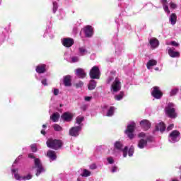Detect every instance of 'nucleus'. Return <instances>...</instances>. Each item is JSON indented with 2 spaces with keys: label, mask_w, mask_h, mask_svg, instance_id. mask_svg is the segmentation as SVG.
<instances>
[{
  "label": "nucleus",
  "mask_w": 181,
  "mask_h": 181,
  "mask_svg": "<svg viewBox=\"0 0 181 181\" xmlns=\"http://www.w3.org/2000/svg\"><path fill=\"white\" fill-rule=\"evenodd\" d=\"M46 144L48 148L54 149V151H57V149H60L63 146V142L58 139H49Z\"/></svg>",
  "instance_id": "f257e3e1"
},
{
  "label": "nucleus",
  "mask_w": 181,
  "mask_h": 181,
  "mask_svg": "<svg viewBox=\"0 0 181 181\" xmlns=\"http://www.w3.org/2000/svg\"><path fill=\"white\" fill-rule=\"evenodd\" d=\"M165 114L169 118H177V113H176V109H175V105L173 103H168L165 108Z\"/></svg>",
  "instance_id": "f03ea898"
},
{
  "label": "nucleus",
  "mask_w": 181,
  "mask_h": 181,
  "mask_svg": "<svg viewBox=\"0 0 181 181\" xmlns=\"http://www.w3.org/2000/svg\"><path fill=\"white\" fill-rule=\"evenodd\" d=\"M89 76L92 80H100V68L97 66L92 67L89 72Z\"/></svg>",
  "instance_id": "7ed1b4c3"
},
{
  "label": "nucleus",
  "mask_w": 181,
  "mask_h": 181,
  "mask_svg": "<svg viewBox=\"0 0 181 181\" xmlns=\"http://www.w3.org/2000/svg\"><path fill=\"white\" fill-rule=\"evenodd\" d=\"M136 127V124L135 123L127 125V129L125 130L124 133L126 134V135H127L129 139H134V132L135 131Z\"/></svg>",
  "instance_id": "20e7f679"
},
{
  "label": "nucleus",
  "mask_w": 181,
  "mask_h": 181,
  "mask_svg": "<svg viewBox=\"0 0 181 181\" xmlns=\"http://www.w3.org/2000/svg\"><path fill=\"white\" fill-rule=\"evenodd\" d=\"M151 95L156 100H160L163 97V93L160 91L159 86H154L151 91Z\"/></svg>",
  "instance_id": "39448f33"
},
{
  "label": "nucleus",
  "mask_w": 181,
  "mask_h": 181,
  "mask_svg": "<svg viewBox=\"0 0 181 181\" xmlns=\"http://www.w3.org/2000/svg\"><path fill=\"white\" fill-rule=\"evenodd\" d=\"M83 127L81 126L73 127L69 129L70 136H74L75 138L80 135V132H81Z\"/></svg>",
  "instance_id": "423d86ee"
},
{
  "label": "nucleus",
  "mask_w": 181,
  "mask_h": 181,
  "mask_svg": "<svg viewBox=\"0 0 181 181\" xmlns=\"http://www.w3.org/2000/svg\"><path fill=\"white\" fill-rule=\"evenodd\" d=\"M111 89L113 93H118V91L121 90V81L118 78H115L114 82L111 86Z\"/></svg>",
  "instance_id": "0eeeda50"
},
{
  "label": "nucleus",
  "mask_w": 181,
  "mask_h": 181,
  "mask_svg": "<svg viewBox=\"0 0 181 181\" xmlns=\"http://www.w3.org/2000/svg\"><path fill=\"white\" fill-rule=\"evenodd\" d=\"M83 33L86 37H93L94 35V28L91 25H86L83 28Z\"/></svg>",
  "instance_id": "6e6552de"
},
{
  "label": "nucleus",
  "mask_w": 181,
  "mask_h": 181,
  "mask_svg": "<svg viewBox=\"0 0 181 181\" xmlns=\"http://www.w3.org/2000/svg\"><path fill=\"white\" fill-rule=\"evenodd\" d=\"M35 168H37L36 176H39L42 172H45V168L42 165V162H40V159L35 158L34 160Z\"/></svg>",
  "instance_id": "1a4fd4ad"
},
{
  "label": "nucleus",
  "mask_w": 181,
  "mask_h": 181,
  "mask_svg": "<svg viewBox=\"0 0 181 181\" xmlns=\"http://www.w3.org/2000/svg\"><path fill=\"white\" fill-rule=\"evenodd\" d=\"M179 136H180V132L177 130H173L169 135V138L172 142L179 141Z\"/></svg>",
  "instance_id": "9d476101"
},
{
  "label": "nucleus",
  "mask_w": 181,
  "mask_h": 181,
  "mask_svg": "<svg viewBox=\"0 0 181 181\" xmlns=\"http://www.w3.org/2000/svg\"><path fill=\"white\" fill-rule=\"evenodd\" d=\"M151 141H152L151 137H147L146 139H141L139 141L138 147L140 149H144L148 145V141L151 142Z\"/></svg>",
  "instance_id": "9b49d317"
},
{
  "label": "nucleus",
  "mask_w": 181,
  "mask_h": 181,
  "mask_svg": "<svg viewBox=\"0 0 181 181\" xmlns=\"http://www.w3.org/2000/svg\"><path fill=\"white\" fill-rule=\"evenodd\" d=\"M62 45L65 47H71L74 45V40L73 38H64L62 40Z\"/></svg>",
  "instance_id": "f8f14e48"
},
{
  "label": "nucleus",
  "mask_w": 181,
  "mask_h": 181,
  "mask_svg": "<svg viewBox=\"0 0 181 181\" xmlns=\"http://www.w3.org/2000/svg\"><path fill=\"white\" fill-rule=\"evenodd\" d=\"M61 118L66 122H70L73 119V114L65 112L62 115Z\"/></svg>",
  "instance_id": "ddd939ff"
},
{
  "label": "nucleus",
  "mask_w": 181,
  "mask_h": 181,
  "mask_svg": "<svg viewBox=\"0 0 181 181\" xmlns=\"http://www.w3.org/2000/svg\"><path fill=\"white\" fill-rule=\"evenodd\" d=\"M140 125L144 131H148L151 128V122L149 120L144 119L140 122Z\"/></svg>",
  "instance_id": "4468645a"
},
{
  "label": "nucleus",
  "mask_w": 181,
  "mask_h": 181,
  "mask_svg": "<svg viewBox=\"0 0 181 181\" xmlns=\"http://www.w3.org/2000/svg\"><path fill=\"white\" fill-rule=\"evenodd\" d=\"M76 75L77 77H79V78H86V76H87L84 69L81 68L76 69Z\"/></svg>",
  "instance_id": "2eb2a0df"
},
{
  "label": "nucleus",
  "mask_w": 181,
  "mask_h": 181,
  "mask_svg": "<svg viewBox=\"0 0 181 181\" xmlns=\"http://www.w3.org/2000/svg\"><path fill=\"white\" fill-rule=\"evenodd\" d=\"M35 71L38 73V74H43V73H46V64H42L37 66Z\"/></svg>",
  "instance_id": "dca6fc26"
},
{
  "label": "nucleus",
  "mask_w": 181,
  "mask_h": 181,
  "mask_svg": "<svg viewBox=\"0 0 181 181\" xmlns=\"http://www.w3.org/2000/svg\"><path fill=\"white\" fill-rule=\"evenodd\" d=\"M168 54L170 57H180V52L175 51V48L168 49Z\"/></svg>",
  "instance_id": "f3484780"
},
{
  "label": "nucleus",
  "mask_w": 181,
  "mask_h": 181,
  "mask_svg": "<svg viewBox=\"0 0 181 181\" xmlns=\"http://www.w3.org/2000/svg\"><path fill=\"white\" fill-rule=\"evenodd\" d=\"M47 156L51 160H56L57 159V156L56 155V151L53 150H49L47 153Z\"/></svg>",
  "instance_id": "a211bd4d"
},
{
  "label": "nucleus",
  "mask_w": 181,
  "mask_h": 181,
  "mask_svg": "<svg viewBox=\"0 0 181 181\" xmlns=\"http://www.w3.org/2000/svg\"><path fill=\"white\" fill-rule=\"evenodd\" d=\"M64 84L65 87H70L71 86V76L69 75L64 77Z\"/></svg>",
  "instance_id": "6ab92c4d"
},
{
  "label": "nucleus",
  "mask_w": 181,
  "mask_h": 181,
  "mask_svg": "<svg viewBox=\"0 0 181 181\" xmlns=\"http://www.w3.org/2000/svg\"><path fill=\"white\" fill-rule=\"evenodd\" d=\"M149 43L151 46V47H153V49H156V47H158V46H159V40H158V39L153 37L151 38L149 40Z\"/></svg>",
  "instance_id": "aec40b11"
},
{
  "label": "nucleus",
  "mask_w": 181,
  "mask_h": 181,
  "mask_svg": "<svg viewBox=\"0 0 181 181\" xmlns=\"http://www.w3.org/2000/svg\"><path fill=\"white\" fill-rule=\"evenodd\" d=\"M156 131H160V132H163L165 129H166V126L165 125V123L160 122L156 126Z\"/></svg>",
  "instance_id": "412c9836"
},
{
  "label": "nucleus",
  "mask_w": 181,
  "mask_h": 181,
  "mask_svg": "<svg viewBox=\"0 0 181 181\" xmlns=\"http://www.w3.org/2000/svg\"><path fill=\"white\" fill-rule=\"evenodd\" d=\"M114 148L117 151H122V148H124V144L119 141H115L114 144Z\"/></svg>",
  "instance_id": "4be33fe9"
},
{
  "label": "nucleus",
  "mask_w": 181,
  "mask_h": 181,
  "mask_svg": "<svg viewBox=\"0 0 181 181\" xmlns=\"http://www.w3.org/2000/svg\"><path fill=\"white\" fill-rule=\"evenodd\" d=\"M95 87H97V81L94 80H90L88 85V90H94Z\"/></svg>",
  "instance_id": "5701e85b"
},
{
  "label": "nucleus",
  "mask_w": 181,
  "mask_h": 181,
  "mask_svg": "<svg viewBox=\"0 0 181 181\" xmlns=\"http://www.w3.org/2000/svg\"><path fill=\"white\" fill-rule=\"evenodd\" d=\"M59 118H60V114H59V112L53 113L52 115L50 117V119H52L53 122H57Z\"/></svg>",
  "instance_id": "b1692460"
},
{
  "label": "nucleus",
  "mask_w": 181,
  "mask_h": 181,
  "mask_svg": "<svg viewBox=\"0 0 181 181\" xmlns=\"http://www.w3.org/2000/svg\"><path fill=\"white\" fill-rule=\"evenodd\" d=\"M176 21H177V16H176V13H171L170 16V21L171 22V24L176 25Z\"/></svg>",
  "instance_id": "393cba45"
},
{
  "label": "nucleus",
  "mask_w": 181,
  "mask_h": 181,
  "mask_svg": "<svg viewBox=\"0 0 181 181\" xmlns=\"http://www.w3.org/2000/svg\"><path fill=\"white\" fill-rule=\"evenodd\" d=\"M156 64H158V62H156V60L154 59H151L148 62L146 66H147V69H151V67H152V66H156Z\"/></svg>",
  "instance_id": "a878e982"
},
{
  "label": "nucleus",
  "mask_w": 181,
  "mask_h": 181,
  "mask_svg": "<svg viewBox=\"0 0 181 181\" xmlns=\"http://www.w3.org/2000/svg\"><path fill=\"white\" fill-rule=\"evenodd\" d=\"M114 111H115V107L114 106H111L109 108V110H107L106 116L107 117H112V115H114Z\"/></svg>",
  "instance_id": "bb28decb"
},
{
  "label": "nucleus",
  "mask_w": 181,
  "mask_h": 181,
  "mask_svg": "<svg viewBox=\"0 0 181 181\" xmlns=\"http://www.w3.org/2000/svg\"><path fill=\"white\" fill-rule=\"evenodd\" d=\"M124 98V92L121 91L118 95H115V100L121 101Z\"/></svg>",
  "instance_id": "cd10ccee"
},
{
  "label": "nucleus",
  "mask_w": 181,
  "mask_h": 181,
  "mask_svg": "<svg viewBox=\"0 0 181 181\" xmlns=\"http://www.w3.org/2000/svg\"><path fill=\"white\" fill-rule=\"evenodd\" d=\"M90 175H91V172H90L87 169H84L83 173L81 174V176H82V177H88V176H90Z\"/></svg>",
  "instance_id": "c85d7f7f"
},
{
  "label": "nucleus",
  "mask_w": 181,
  "mask_h": 181,
  "mask_svg": "<svg viewBox=\"0 0 181 181\" xmlns=\"http://www.w3.org/2000/svg\"><path fill=\"white\" fill-rule=\"evenodd\" d=\"M52 127H53V128L55 131H57V132L63 131V129L62 128V126H60L57 124H53Z\"/></svg>",
  "instance_id": "c756f323"
},
{
  "label": "nucleus",
  "mask_w": 181,
  "mask_h": 181,
  "mask_svg": "<svg viewBox=\"0 0 181 181\" xmlns=\"http://www.w3.org/2000/svg\"><path fill=\"white\" fill-rule=\"evenodd\" d=\"M76 124L80 125L81 124V122H83V121H84V117L78 116L76 117Z\"/></svg>",
  "instance_id": "7c9ffc66"
},
{
  "label": "nucleus",
  "mask_w": 181,
  "mask_h": 181,
  "mask_svg": "<svg viewBox=\"0 0 181 181\" xmlns=\"http://www.w3.org/2000/svg\"><path fill=\"white\" fill-rule=\"evenodd\" d=\"M122 152H123V157L127 158L128 155V146H125L124 149L122 148Z\"/></svg>",
  "instance_id": "2f4dec72"
},
{
  "label": "nucleus",
  "mask_w": 181,
  "mask_h": 181,
  "mask_svg": "<svg viewBox=\"0 0 181 181\" xmlns=\"http://www.w3.org/2000/svg\"><path fill=\"white\" fill-rule=\"evenodd\" d=\"M178 92H179V89L177 88L172 90L170 93V97H173V95H176V94H177Z\"/></svg>",
  "instance_id": "473e14b6"
},
{
  "label": "nucleus",
  "mask_w": 181,
  "mask_h": 181,
  "mask_svg": "<svg viewBox=\"0 0 181 181\" xmlns=\"http://www.w3.org/2000/svg\"><path fill=\"white\" fill-rule=\"evenodd\" d=\"M170 45H171V46H174L175 47H179V46H180V44H179L176 41H171L170 42Z\"/></svg>",
  "instance_id": "72a5a7b5"
},
{
  "label": "nucleus",
  "mask_w": 181,
  "mask_h": 181,
  "mask_svg": "<svg viewBox=\"0 0 181 181\" xmlns=\"http://www.w3.org/2000/svg\"><path fill=\"white\" fill-rule=\"evenodd\" d=\"M57 4L56 2H53V8H52V11H53V13H56L57 11Z\"/></svg>",
  "instance_id": "f704fd0d"
},
{
  "label": "nucleus",
  "mask_w": 181,
  "mask_h": 181,
  "mask_svg": "<svg viewBox=\"0 0 181 181\" xmlns=\"http://www.w3.org/2000/svg\"><path fill=\"white\" fill-rule=\"evenodd\" d=\"M163 8L165 12H167V13H170V11H169V6H168L166 5V4H163Z\"/></svg>",
  "instance_id": "c9c22d12"
},
{
  "label": "nucleus",
  "mask_w": 181,
  "mask_h": 181,
  "mask_svg": "<svg viewBox=\"0 0 181 181\" xmlns=\"http://www.w3.org/2000/svg\"><path fill=\"white\" fill-rule=\"evenodd\" d=\"M83 86H84V83H83V81H80L79 82H78L77 83H76V88H81Z\"/></svg>",
  "instance_id": "e433bc0d"
},
{
  "label": "nucleus",
  "mask_w": 181,
  "mask_h": 181,
  "mask_svg": "<svg viewBox=\"0 0 181 181\" xmlns=\"http://www.w3.org/2000/svg\"><path fill=\"white\" fill-rule=\"evenodd\" d=\"M14 177H15V179H16V180H22V177H21V175H19V174L18 173H16L14 174Z\"/></svg>",
  "instance_id": "4c0bfd02"
},
{
  "label": "nucleus",
  "mask_w": 181,
  "mask_h": 181,
  "mask_svg": "<svg viewBox=\"0 0 181 181\" xmlns=\"http://www.w3.org/2000/svg\"><path fill=\"white\" fill-rule=\"evenodd\" d=\"M170 7L171 8V9H176L177 8V5H176V4L173 2H170Z\"/></svg>",
  "instance_id": "58836bf2"
},
{
  "label": "nucleus",
  "mask_w": 181,
  "mask_h": 181,
  "mask_svg": "<svg viewBox=\"0 0 181 181\" xmlns=\"http://www.w3.org/2000/svg\"><path fill=\"white\" fill-rule=\"evenodd\" d=\"M79 52H80L81 56H84V53H86V52H87V50H86L84 47H80Z\"/></svg>",
  "instance_id": "ea45409f"
},
{
  "label": "nucleus",
  "mask_w": 181,
  "mask_h": 181,
  "mask_svg": "<svg viewBox=\"0 0 181 181\" xmlns=\"http://www.w3.org/2000/svg\"><path fill=\"white\" fill-rule=\"evenodd\" d=\"M30 179H32V176L30 174L22 177L23 180H30Z\"/></svg>",
  "instance_id": "a19ab883"
},
{
  "label": "nucleus",
  "mask_w": 181,
  "mask_h": 181,
  "mask_svg": "<svg viewBox=\"0 0 181 181\" xmlns=\"http://www.w3.org/2000/svg\"><path fill=\"white\" fill-rule=\"evenodd\" d=\"M32 152H37V147L35 146V144H33L30 146Z\"/></svg>",
  "instance_id": "79ce46f5"
},
{
  "label": "nucleus",
  "mask_w": 181,
  "mask_h": 181,
  "mask_svg": "<svg viewBox=\"0 0 181 181\" xmlns=\"http://www.w3.org/2000/svg\"><path fill=\"white\" fill-rule=\"evenodd\" d=\"M128 155L129 156H132L134 155V148L131 147L128 151Z\"/></svg>",
  "instance_id": "37998d69"
},
{
  "label": "nucleus",
  "mask_w": 181,
  "mask_h": 181,
  "mask_svg": "<svg viewBox=\"0 0 181 181\" xmlns=\"http://www.w3.org/2000/svg\"><path fill=\"white\" fill-rule=\"evenodd\" d=\"M107 160L110 165H112V163H114V158H112V157L107 158Z\"/></svg>",
  "instance_id": "c03bdc74"
},
{
  "label": "nucleus",
  "mask_w": 181,
  "mask_h": 181,
  "mask_svg": "<svg viewBox=\"0 0 181 181\" xmlns=\"http://www.w3.org/2000/svg\"><path fill=\"white\" fill-rule=\"evenodd\" d=\"M175 127V125L173 124H170L168 127H167V131H172V129H173V127Z\"/></svg>",
  "instance_id": "a18cd8bd"
},
{
  "label": "nucleus",
  "mask_w": 181,
  "mask_h": 181,
  "mask_svg": "<svg viewBox=\"0 0 181 181\" xmlns=\"http://www.w3.org/2000/svg\"><path fill=\"white\" fill-rule=\"evenodd\" d=\"M117 170H118V167H117L116 165H114L112 168V173H115V172H117Z\"/></svg>",
  "instance_id": "49530a36"
},
{
  "label": "nucleus",
  "mask_w": 181,
  "mask_h": 181,
  "mask_svg": "<svg viewBox=\"0 0 181 181\" xmlns=\"http://www.w3.org/2000/svg\"><path fill=\"white\" fill-rule=\"evenodd\" d=\"M54 95H59V89L57 88L54 89Z\"/></svg>",
  "instance_id": "de8ad7c7"
},
{
  "label": "nucleus",
  "mask_w": 181,
  "mask_h": 181,
  "mask_svg": "<svg viewBox=\"0 0 181 181\" xmlns=\"http://www.w3.org/2000/svg\"><path fill=\"white\" fill-rule=\"evenodd\" d=\"M90 169H92V170L97 169V165L93 163L90 165Z\"/></svg>",
  "instance_id": "09e8293b"
},
{
  "label": "nucleus",
  "mask_w": 181,
  "mask_h": 181,
  "mask_svg": "<svg viewBox=\"0 0 181 181\" xmlns=\"http://www.w3.org/2000/svg\"><path fill=\"white\" fill-rule=\"evenodd\" d=\"M81 109L82 110V111H86V110H87V105H83L81 107Z\"/></svg>",
  "instance_id": "8fccbe9b"
},
{
  "label": "nucleus",
  "mask_w": 181,
  "mask_h": 181,
  "mask_svg": "<svg viewBox=\"0 0 181 181\" xmlns=\"http://www.w3.org/2000/svg\"><path fill=\"white\" fill-rule=\"evenodd\" d=\"M139 138H145V133L141 132L139 134Z\"/></svg>",
  "instance_id": "3c124183"
},
{
  "label": "nucleus",
  "mask_w": 181,
  "mask_h": 181,
  "mask_svg": "<svg viewBox=\"0 0 181 181\" xmlns=\"http://www.w3.org/2000/svg\"><path fill=\"white\" fill-rule=\"evenodd\" d=\"M42 84H43V86H47V80L43 79L42 81Z\"/></svg>",
  "instance_id": "603ef678"
},
{
  "label": "nucleus",
  "mask_w": 181,
  "mask_h": 181,
  "mask_svg": "<svg viewBox=\"0 0 181 181\" xmlns=\"http://www.w3.org/2000/svg\"><path fill=\"white\" fill-rule=\"evenodd\" d=\"M112 80H114L113 77H109L107 79V84H110V83H111V81H112Z\"/></svg>",
  "instance_id": "864d4df0"
},
{
  "label": "nucleus",
  "mask_w": 181,
  "mask_h": 181,
  "mask_svg": "<svg viewBox=\"0 0 181 181\" xmlns=\"http://www.w3.org/2000/svg\"><path fill=\"white\" fill-rule=\"evenodd\" d=\"M28 158L30 159H35V155H33V153H30L28 154Z\"/></svg>",
  "instance_id": "5fc2aeb1"
},
{
  "label": "nucleus",
  "mask_w": 181,
  "mask_h": 181,
  "mask_svg": "<svg viewBox=\"0 0 181 181\" xmlns=\"http://www.w3.org/2000/svg\"><path fill=\"white\" fill-rule=\"evenodd\" d=\"M85 101H91V97L90 96L85 97Z\"/></svg>",
  "instance_id": "6e6d98bb"
},
{
  "label": "nucleus",
  "mask_w": 181,
  "mask_h": 181,
  "mask_svg": "<svg viewBox=\"0 0 181 181\" xmlns=\"http://www.w3.org/2000/svg\"><path fill=\"white\" fill-rule=\"evenodd\" d=\"M161 3L163 4H168V0H161Z\"/></svg>",
  "instance_id": "4d7b16f0"
},
{
  "label": "nucleus",
  "mask_w": 181,
  "mask_h": 181,
  "mask_svg": "<svg viewBox=\"0 0 181 181\" xmlns=\"http://www.w3.org/2000/svg\"><path fill=\"white\" fill-rule=\"evenodd\" d=\"M41 134H42V135H46V131H45V129H42Z\"/></svg>",
  "instance_id": "13d9d810"
},
{
  "label": "nucleus",
  "mask_w": 181,
  "mask_h": 181,
  "mask_svg": "<svg viewBox=\"0 0 181 181\" xmlns=\"http://www.w3.org/2000/svg\"><path fill=\"white\" fill-rule=\"evenodd\" d=\"M11 172H12V173H17L16 172H18V169H13L12 170H11Z\"/></svg>",
  "instance_id": "bf43d9fd"
},
{
  "label": "nucleus",
  "mask_w": 181,
  "mask_h": 181,
  "mask_svg": "<svg viewBox=\"0 0 181 181\" xmlns=\"http://www.w3.org/2000/svg\"><path fill=\"white\" fill-rule=\"evenodd\" d=\"M42 128H47V124H43Z\"/></svg>",
  "instance_id": "052dcab7"
},
{
  "label": "nucleus",
  "mask_w": 181,
  "mask_h": 181,
  "mask_svg": "<svg viewBox=\"0 0 181 181\" xmlns=\"http://www.w3.org/2000/svg\"><path fill=\"white\" fill-rule=\"evenodd\" d=\"M77 181H80V180L78 179Z\"/></svg>",
  "instance_id": "680f3d73"
}]
</instances>
